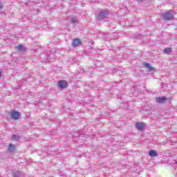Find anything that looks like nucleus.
<instances>
[{
	"label": "nucleus",
	"mask_w": 177,
	"mask_h": 177,
	"mask_svg": "<svg viewBox=\"0 0 177 177\" xmlns=\"http://www.w3.org/2000/svg\"><path fill=\"white\" fill-rule=\"evenodd\" d=\"M1 73H0V77H1Z\"/></svg>",
	"instance_id": "nucleus-20"
},
{
	"label": "nucleus",
	"mask_w": 177,
	"mask_h": 177,
	"mask_svg": "<svg viewBox=\"0 0 177 177\" xmlns=\"http://www.w3.org/2000/svg\"><path fill=\"white\" fill-rule=\"evenodd\" d=\"M136 127L138 131H143L145 127H146V124L145 123L137 122Z\"/></svg>",
	"instance_id": "nucleus-6"
},
{
	"label": "nucleus",
	"mask_w": 177,
	"mask_h": 177,
	"mask_svg": "<svg viewBox=\"0 0 177 177\" xmlns=\"http://www.w3.org/2000/svg\"><path fill=\"white\" fill-rule=\"evenodd\" d=\"M149 156L150 157H157L158 156V153H157V151L155 150H151L149 152Z\"/></svg>",
	"instance_id": "nucleus-9"
},
{
	"label": "nucleus",
	"mask_w": 177,
	"mask_h": 177,
	"mask_svg": "<svg viewBox=\"0 0 177 177\" xmlns=\"http://www.w3.org/2000/svg\"><path fill=\"white\" fill-rule=\"evenodd\" d=\"M11 139L12 140H19L20 139V137H19V136H17V135H13Z\"/></svg>",
	"instance_id": "nucleus-13"
},
{
	"label": "nucleus",
	"mask_w": 177,
	"mask_h": 177,
	"mask_svg": "<svg viewBox=\"0 0 177 177\" xmlns=\"http://www.w3.org/2000/svg\"><path fill=\"white\" fill-rule=\"evenodd\" d=\"M10 115L13 120H19L20 118V113L19 111H12Z\"/></svg>",
	"instance_id": "nucleus-3"
},
{
	"label": "nucleus",
	"mask_w": 177,
	"mask_h": 177,
	"mask_svg": "<svg viewBox=\"0 0 177 177\" xmlns=\"http://www.w3.org/2000/svg\"><path fill=\"white\" fill-rule=\"evenodd\" d=\"M71 23H72V24H75V23H77V19L72 18L71 19Z\"/></svg>",
	"instance_id": "nucleus-16"
},
{
	"label": "nucleus",
	"mask_w": 177,
	"mask_h": 177,
	"mask_svg": "<svg viewBox=\"0 0 177 177\" xmlns=\"http://www.w3.org/2000/svg\"><path fill=\"white\" fill-rule=\"evenodd\" d=\"M163 52H164V53H167V54L171 53V48H165L163 50Z\"/></svg>",
	"instance_id": "nucleus-12"
},
{
	"label": "nucleus",
	"mask_w": 177,
	"mask_h": 177,
	"mask_svg": "<svg viewBox=\"0 0 177 177\" xmlns=\"http://www.w3.org/2000/svg\"><path fill=\"white\" fill-rule=\"evenodd\" d=\"M15 149H16V146H15L12 144L9 145V147H8V151L12 152V151H15Z\"/></svg>",
	"instance_id": "nucleus-11"
},
{
	"label": "nucleus",
	"mask_w": 177,
	"mask_h": 177,
	"mask_svg": "<svg viewBox=\"0 0 177 177\" xmlns=\"http://www.w3.org/2000/svg\"><path fill=\"white\" fill-rule=\"evenodd\" d=\"M108 15H109V12H107V10H102L101 12H99L97 17V20H102V19H104V17H107Z\"/></svg>",
	"instance_id": "nucleus-1"
},
{
	"label": "nucleus",
	"mask_w": 177,
	"mask_h": 177,
	"mask_svg": "<svg viewBox=\"0 0 177 177\" xmlns=\"http://www.w3.org/2000/svg\"><path fill=\"white\" fill-rule=\"evenodd\" d=\"M18 50L23 51L24 50V46L23 45H19L17 47Z\"/></svg>",
	"instance_id": "nucleus-14"
},
{
	"label": "nucleus",
	"mask_w": 177,
	"mask_h": 177,
	"mask_svg": "<svg viewBox=\"0 0 177 177\" xmlns=\"http://www.w3.org/2000/svg\"><path fill=\"white\" fill-rule=\"evenodd\" d=\"M13 175L15 177H21V175L20 174V172L14 173Z\"/></svg>",
	"instance_id": "nucleus-15"
},
{
	"label": "nucleus",
	"mask_w": 177,
	"mask_h": 177,
	"mask_svg": "<svg viewBox=\"0 0 177 177\" xmlns=\"http://www.w3.org/2000/svg\"><path fill=\"white\" fill-rule=\"evenodd\" d=\"M3 8V6L2 5V3L0 2V9H2Z\"/></svg>",
	"instance_id": "nucleus-17"
},
{
	"label": "nucleus",
	"mask_w": 177,
	"mask_h": 177,
	"mask_svg": "<svg viewBox=\"0 0 177 177\" xmlns=\"http://www.w3.org/2000/svg\"><path fill=\"white\" fill-rule=\"evenodd\" d=\"M72 45L74 47L78 46V45H81V39H73Z\"/></svg>",
	"instance_id": "nucleus-8"
},
{
	"label": "nucleus",
	"mask_w": 177,
	"mask_h": 177,
	"mask_svg": "<svg viewBox=\"0 0 177 177\" xmlns=\"http://www.w3.org/2000/svg\"><path fill=\"white\" fill-rule=\"evenodd\" d=\"M58 86H59V88H67V83L64 80H60L58 82Z\"/></svg>",
	"instance_id": "nucleus-7"
},
{
	"label": "nucleus",
	"mask_w": 177,
	"mask_h": 177,
	"mask_svg": "<svg viewBox=\"0 0 177 177\" xmlns=\"http://www.w3.org/2000/svg\"><path fill=\"white\" fill-rule=\"evenodd\" d=\"M143 0H137V2H142Z\"/></svg>",
	"instance_id": "nucleus-18"
},
{
	"label": "nucleus",
	"mask_w": 177,
	"mask_h": 177,
	"mask_svg": "<svg viewBox=\"0 0 177 177\" xmlns=\"http://www.w3.org/2000/svg\"><path fill=\"white\" fill-rule=\"evenodd\" d=\"M174 17V14H172V12L169 11L167 12H165L162 15V18L164 20H171Z\"/></svg>",
	"instance_id": "nucleus-2"
},
{
	"label": "nucleus",
	"mask_w": 177,
	"mask_h": 177,
	"mask_svg": "<svg viewBox=\"0 0 177 177\" xmlns=\"http://www.w3.org/2000/svg\"><path fill=\"white\" fill-rule=\"evenodd\" d=\"M55 53H56V48H52L50 51V55L48 54L47 59L48 60H52V59H55Z\"/></svg>",
	"instance_id": "nucleus-4"
},
{
	"label": "nucleus",
	"mask_w": 177,
	"mask_h": 177,
	"mask_svg": "<svg viewBox=\"0 0 177 177\" xmlns=\"http://www.w3.org/2000/svg\"><path fill=\"white\" fill-rule=\"evenodd\" d=\"M156 102L159 104L165 103L167 102V97H157L156 98Z\"/></svg>",
	"instance_id": "nucleus-5"
},
{
	"label": "nucleus",
	"mask_w": 177,
	"mask_h": 177,
	"mask_svg": "<svg viewBox=\"0 0 177 177\" xmlns=\"http://www.w3.org/2000/svg\"><path fill=\"white\" fill-rule=\"evenodd\" d=\"M144 66L146 68H148L149 71H153V70H154V68L151 67V66H150V64L149 63H145Z\"/></svg>",
	"instance_id": "nucleus-10"
},
{
	"label": "nucleus",
	"mask_w": 177,
	"mask_h": 177,
	"mask_svg": "<svg viewBox=\"0 0 177 177\" xmlns=\"http://www.w3.org/2000/svg\"><path fill=\"white\" fill-rule=\"evenodd\" d=\"M177 163V162L176 161H174V162H172V164H176Z\"/></svg>",
	"instance_id": "nucleus-19"
}]
</instances>
